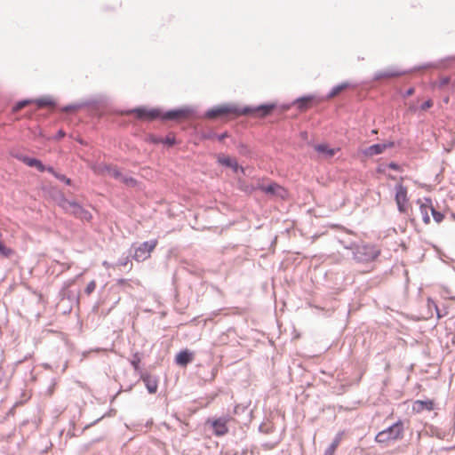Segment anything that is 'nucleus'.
Listing matches in <instances>:
<instances>
[{
    "instance_id": "1",
    "label": "nucleus",
    "mask_w": 455,
    "mask_h": 455,
    "mask_svg": "<svg viewBox=\"0 0 455 455\" xmlns=\"http://www.w3.org/2000/svg\"><path fill=\"white\" fill-rule=\"evenodd\" d=\"M274 104H264L255 108H240L235 104H222L209 109L204 116L208 119H230L243 115L252 114L255 116L264 117L275 108Z\"/></svg>"
},
{
    "instance_id": "2",
    "label": "nucleus",
    "mask_w": 455,
    "mask_h": 455,
    "mask_svg": "<svg viewBox=\"0 0 455 455\" xmlns=\"http://www.w3.org/2000/svg\"><path fill=\"white\" fill-rule=\"evenodd\" d=\"M403 435V425L401 420L397 421L388 428L380 431L375 436V441L381 444H388L401 439Z\"/></svg>"
},
{
    "instance_id": "3",
    "label": "nucleus",
    "mask_w": 455,
    "mask_h": 455,
    "mask_svg": "<svg viewBox=\"0 0 455 455\" xmlns=\"http://www.w3.org/2000/svg\"><path fill=\"white\" fill-rule=\"evenodd\" d=\"M354 254L358 262H371L379 256V251L373 245H361L355 249Z\"/></svg>"
},
{
    "instance_id": "4",
    "label": "nucleus",
    "mask_w": 455,
    "mask_h": 455,
    "mask_svg": "<svg viewBox=\"0 0 455 455\" xmlns=\"http://www.w3.org/2000/svg\"><path fill=\"white\" fill-rule=\"evenodd\" d=\"M126 115H134L135 117L139 120L142 121H153L155 119L160 118L161 112L156 108H137L125 112Z\"/></svg>"
},
{
    "instance_id": "5",
    "label": "nucleus",
    "mask_w": 455,
    "mask_h": 455,
    "mask_svg": "<svg viewBox=\"0 0 455 455\" xmlns=\"http://www.w3.org/2000/svg\"><path fill=\"white\" fill-rule=\"evenodd\" d=\"M157 243L158 242L156 239L144 242L135 249L133 259L138 262H141L148 259V258H150L152 251L156 247Z\"/></svg>"
},
{
    "instance_id": "6",
    "label": "nucleus",
    "mask_w": 455,
    "mask_h": 455,
    "mask_svg": "<svg viewBox=\"0 0 455 455\" xmlns=\"http://www.w3.org/2000/svg\"><path fill=\"white\" fill-rule=\"evenodd\" d=\"M258 188L267 195H271L283 200H286L289 197L288 190L275 182H272L268 185L259 184Z\"/></svg>"
},
{
    "instance_id": "7",
    "label": "nucleus",
    "mask_w": 455,
    "mask_h": 455,
    "mask_svg": "<svg viewBox=\"0 0 455 455\" xmlns=\"http://www.w3.org/2000/svg\"><path fill=\"white\" fill-rule=\"evenodd\" d=\"M62 207L69 214H72L82 220L88 221L92 219V214L76 202L64 201Z\"/></svg>"
},
{
    "instance_id": "8",
    "label": "nucleus",
    "mask_w": 455,
    "mask_h": 455,
    "mask_svg": "<svg viewBox=\"0 0 455 455\" xmlns=\"http://www.w3.org/2000/svg\"><path fill=\"white\" fill-rule=\"evenodd\" d=\"M395 202L400 212H407L409 208L408 190L401 183L395 186Z\"/></svg>"
},
{
    "instance_id": "9",
    "label": "nucleus",
    "mask_w": 455,
    "mask_h": 455,
    "mask_svg": "<svg viewBox=\"0 0 455 455\" xmlns=\"http://www.w3.org/2000/svg\"><path fill=\"white\" fill-rule=\"evenodd\" d=\"M192 112L189 108H180L167 111L164 114H161L160 118L164 120H185L191 116Z\"/></svg>"
},
{
    "instance_id": "10",
    "label": "nucleus",
    "mask_w": 455,
    "mask_h": 455,
    "mask_svg": "<svg viewBox=\"0 0 455 455\" xmlns=\"http://www.w3.org/2000/svg\"><path fill=\"white\" fill-rule=\"evenodd\" d=\"M418 204H419V212L424 223L429 224L431 221L430 213H432L434 209L432 200L430 198H424L423 200H419Z\"/></svg>"
},
{
    "instance_id": "11",
    "label": "nucleus",
    "mask_w": 455,
    "mask_h": 455,
    "mask_svg": "<svg viewBox=\"0 0 455 455\" xmlns=\"http://www.w3.org/2000/svg\"><path fill=\"white\" fill-rule=\"evenodd\" d=\"M207 422L211 423L213 433L217 436L225 435L228 432V427L227 426L228 419L220 418L214 420H208Z\"/></svg>"
},
{
    "instance_id": "12",
    "label": "nucleus",
    "mask_w": 455,
    "mask_h": 455,
    "mask_svg": "<svg viewBox=\"0 0 455 455\" xmlns=\"http://www.w3.org/2000/svg\"><path fill=\"white\" fill-rule=\"evenodd\" d=\"M435 402L431 399L416 400L412 403V411L415 413H421L424 411H431L435 409Z\"/></svg>"
},
{
    "instance_id": "13",
    "label": "nucleus",
    "mask_w": 455,
    "mask_h": 455,
    "mask_svg": "<svg viewBox=\"0 0 455 455\" xmlns=\"http://www.w3.org/2000/svg\"><path fill=\"white\" fill-rule=\"evenodd\" d=\"M315 150L325 159L332 158L339 148H331L328 144L322 143L315 146Z\"/></svg>"
},
{
    "instance_id": "14",
    "label": "nucleus",
    "mask_w": 455,
    "mask_h": 455,
    "mask_svg": "<svg viewBox=\"0 0 455 455\" xmlns=\"http://www.w3.org/2000/svg\"><path fill=\"white\" fill-rule=\"evenodd\" d=\"M394 147H395V143L393 141H389V142L382 143V144H374V145L370 146L366 149L365 153L368 156L379 155V154L383 153L387 148H392Z\"/></svg>"
},
{
    "instance_id": "15",
    "label": "nucleus",
    "mask_w": 455,
    "mask_h": 455,
    "mask_svg": "<svg viewBox=\"0 0 455 455\" xmlns=\"http://www.w3.org/2000/svg\"><path fill=\"white\" fill-rule=\"evenodd\" d=\"M93 171L98 174H108L109 176L119 180L123 177V173L116 166L106 165L104 167L93 168Z\"/></svg>"
},
{
    "instance_id": "16",
    "label": "nucleus",
    "mask_w": 455,
    "mask_h": 455,
    "mask_svg": "<svg viewBox=\"0 0 455 455\" xmlns=\"http://www.w3.org/2000/svg\"><path fill=\"white\" fill-rule=\"evenodd\" d=\"M315 101V97L313 95H308L298 99L295 101V104L297 105L298 109L304 111L310 108Z\"/></svg>"
},
{
    "instance_id": "17",
    "label": "nucleus",
    "mask_w": 455,
    "mask_h": 455,
    "mask_svg": "<svg viewBox=\"0 0 455 455\" xmlns=\"http://www.w3.org/2000/svg\"><path fill=\"white\" fill-rule=\"evenodd\" d=\"M218 161L220 164H221L222 165H225L227 167H230L233 169V171L235 172H237L238 170H241L242 172H243V168L240 167L238 165V163L237 161L235 159V158H232L230 156H220L218 158Z\"/></svg>"
},
{
    "instance_id": "18",
    "label": "nucleus",
    "mask_w": 455,
    "mask_h": 455,
    "mask_svg": "<svg viewBox=\"0 0 455 455\" xmlns=\"http://www.w3.org/2000/svg\"><path fill=\"white\" fill-rule=\"evenodd\" d=\"M20 159L26 165H28L29 167L36 168L41 172L45 171V166L43 164V163L40 160H38L36 158H33V157H29V156H22Z\"/></svg>"
},
{
    "instance_id": "19",
    "label": "nucleus",
    "mask_w": 455,
    "mask_h": 455,
    "mask_svg": "<svg viewBox=\"0 0 455 455\" xmlns=\"http://www.w3.org/2000/svg\"><path fill=\"white\" fill-rule=\"evenodd\" d=\"M141 379L143 382L146 385L147 389L150 394H155L157 391L158 388V383L156 379L154 377L148 375V374H143L141 376Z\"/></svg>"
},
{
    "instance_id": "20",
    "label": "nucleus",
    "mask_w": 455,
    "mask_h": 455,
    "mask_svg": "<svg viewBox=\"0 0 455 455\" xmlns=\"http://www.w3.org/2000/svg\"><path fill=\"white\" fill-rule=\"evenodd\" d=\"M193 360V354L188 350L180 351L175 357V362L177 364L181 366H186Z\"/></svg>"
},
{
    "instance_id": "21",
    "label": "nucleus",
    "mask_w": 455,
    "mask_h": 455,
    "mask_svg": "<svg viewBox=\"0 0 455 455\" xmlns=\"http://www.w3.org/2000/svg\"><path fill=\"white\" fill-rule=\"evenodd\" d=\"M348 87H349V84L348 83H342L340 84H338V85L334 86L331 89V91L330 92V93L328 94L327 99H332V98L338 96L340 92H342L343 91H345Z\"/></svg>"
},
{
    "instance_id": "22",
    "label": "nucleus",
    "mask_w": 455,
    "mask_h": 455,
    "mask_svg": "<svg viewBox=\"0 0 455 455\" xmlns=\"http://www.w3.org/2000/svg\"><path fill=\"white\" fill-rule=\"evenodd\" d=\"M340 437H336L330 446L325 450L324 455H334L335 451L339 445Z\"/></svg>"
},
{
    "instance_id": "23",
    "label": "nucleus",
    "mask_w": 455,
    "mask_h": 455,
    "mask_svg": "<svg viewBox=\"0 0 455 455\" xmlns=\"http://www.w3.org/2000/svg\"><path fill=\"white\" fill-rule=\"evenodd\" d=\"M32 103H36V106L40 108L51 107L53 105V102L49 98H41L32 100Z\"/></svg>"
},
{
    "instance_id": "24",
    "label": "nucleus",
    "mask_w": 455,
    "mask_h": 455,
    "mask_svg": "<svg viewBox=\"0 0 455 455\" xmlns=\"http://www.w3.org/2000/svg\"><path fill=\"white\" fill-rule=\"evenodd\" d=\"M401 75H402V73H400L398 71L387 70V71H384V72L379 73L376 76V77L378 79H380V78H390V77H396V76H399Z\"/></svg>"
},
{
    "instance_id": "25",
    "label": "nucleus",
    "mask_w": 455,
    "mask_h": 455,
    "mask_svg": "<svg viewBox=\"0 0 455 455\" xmlns=\"http://www.w3.org/2000/svg\"><path fill=\"white\" fill-rule=\"evenodd\" d=\"M119 180L121 182H123L125 186L132 187V188L136 187L138 184V182L135 179L129 177V176H125L124 174H123V177H121L119 179Z\"/></svg>"
},
{
    "instance_id": "26",
    "label": "nucleus",
    "mask_w": 455,
    "mask_h": 455,
    "mask_svg": "<svg viewBox=\"0 0 455 455\" xmlns=\"http://www.w3.org/2000/svg\"><path fill=\"white\" fill-rule=\"evenodd\" d=\"M13 254V250L5 246V244L0 241V255L8 258Z\"/></svg>"
},
{
    "instance_id": "27",
    "label": "nucleus",
    "mask_w": 455,
    "mask_h": 455,
    "mask_svg": "<svg viewBox=\"0 0 455 455\" xmlns=\"http://www.w3.org/2000/svg\"><path fill=\"white\" fill-rule=\"evenodd\" d=\"M32 100H25L18 102L12 108L13 112H18L20 109H22L24 107L28 106V104H31Z\"/></svg>"
},
{
    "instance_id": "28",
    "label": "nucleus",
    "mask_w": 455,
    "mask_h": 455,
    "mask_svg": "<svg viewBox=\"0 0 455 455\" xmlns=\"http://www.w3.org/2000/svg\"><path fill=\"white\" fill-rule=\"evenodd\" d=\"M450 81H451V78L449 76H441L437 82V85L440 88H443V87L446 86L447 84H449Z\"/></svg>"
},
{
    "instance_id": "29",
    "label": "nucleus",
    "mask_w": 455,
    "mask_h": 455,
    "mask_svg": "<svg viewBox=\"0 0 455 455\" xmlns=\"http://www.w3.org/2000/svg\"><path fill=\"white\" fill-rule=\"evenodd\" d=\"M95 288H96V282H95L94 280H92V281H91V282L87 284V286H86V288H85L84 291H85V293H86L87 295H90L92 292H93V291H94Z\"/></svg>"
},
{
    "instance_id": "30",
    "label": "nucleus",
    "mask_w": 455,
    "mask_h": 455,
    "mask_svg": "<svg viewBox=\"0 0 455 455\" xmlns=\"http://www.w3.org/2000/svg\"><path fill=\"white\" fill-rule=\"evenodd\" d=\"M431 214L437 223H440L443 219V215L441 212L435 211V208L432 210Z\"/></svg>"
},
{
    "instance_id": "31",
    "label": "nucleus",
    "mask_w": 455,
    "mask_h": 455,
    "mask_svg": "<svg viewBox=\"0 0 455 455\" xmlns=\"http://www.w3.org/2000/svg\"><path fill=\"white\" fill-rule=\"evenodd\" d=\"M175 142V137L173 135H168L166 138H164V143L169 146H173Z\"/></svg>"
},
{
    "instance_id": "32",
    "label": "nucleus",
    "mask_w": 455,
    "mask_h": 455,
    "mask_svg": "<svg viewBox=\"0 0 455 455\" xmlns=\"http://www.w3.org/2000/svg\"><path fill=\"white\" fill-rule=\"evenodd\" d=\"M147 140L148 142H151V143H154V144H158V143H164V138H157V137H155V136H149Z\"/></svg>"
},
{
    "instance_id": "33",
    "label": "nucleus",
    "mask_w": 455,
    "mask_h": 455,
    "mask_svg": "<svg viewBox=\"0 0 455 455\" xmlns=\"http://www.w3.org/2000/svg\"><path fill=\"white\" fill-rule=\"evenodd\" d=\"M434 105L433 103V100H427V101H425L422 105H421V109L426 111L427 110L428 108H432Z\"/></svg>"
},
{
    "instance_id": "34",
    "label": "nucleus",
    "mask_w": 455,
    "mask_h": 455,
    "mask_svg": "<svg viewBox=\"0 0 455 455\" xmlns=\"http://www.w3.org/2000/svg\"><path fill=\"white\" fill-rule=\"evenodd\" d=\"M427 305H428V307H432V306H433V307H435V310H436L437 317H438V318H441V317H442L441 314L439 313V309H438V307H437V305L435 303V301H434V300H432L431 299H427Z\"/></svg>"
},
{
    "instance_id": "35",
    "label": "nucleus",
    "mask_w": 455,
    "mask_h": 455,
    "mask_svg": "<svg viewBox=\"0 0 455 455\" xmlns=\"http://www.w3.org/2000/svg\"><path fill=\"white\" fill-rule=\"evenodd\" d=\"M388 168L392 169V170H395V171H400L401 168L398 164H395V163H390L388 164Z\"/></svg>"
},
{
    "instance_id": "36",
    "label": "nucleus",
    "mask_w": 455,
    "mask_h": 455,
    "mask_svg": "<svg viewBox=\"0 0 455 455\" xmlns=\"http://www.w3.org/2000/svg\"><path fill=\"white\" fill-rule=\"evenodd\" d=\"M132 364L135 370H138L140 367V359L132 361Z\"/></svg>"
},
{
    "instance_id": "37",
    "label": "nucleus",
    "mask_w": 455,
    "mask_h": 455,
    "mask_svg": "<svg viewBox=\"0 0 455 455\" xmlns=\"http://www.w3.org/2000/svg\"><path fill=\"white\" fill-rule=\"evenodd\" d=\"M45 171L49 172L50 173L53 174L55 176L56 172L52 167H45Z\"/></svg>"
},
{
    "instance_id": "38",
    "label": "nucleus",
    "mask_w": 455,
    "mask_h": 455,
    "mask_svg": "<svg viewBox=\"0 0 455 455\" xmlns=\"http://www.w3.org/2000/svg\"><path fill=\"white\" fill-rule=\"evenodd\" d=\"M4 377V372L2 369V367H0V384L3 382Z\"/></svg>"
},
{
    "instance_id": "39",
    "label": "nucleus",
    "mask_w": 455,
    "mask_h": 455,
    "mask_svg": "<svg viewBox=\"0 0 455 455\" xmlns=\"http://www.w3.org/2000/svg\"><path fill=\"white\" fill-rule=\"evenodd\" d=\"M414 93V89L411 88L406 92V96H411Z\"/></svg>"
},
{
    "instance_id": "40",
    "label": "nucleus",
    "mask_w": 455,
    "mask_h": 455,
    "mask_svg": "<svg viewBox=\"0 0 455 455\" xmlns=\"http://www.w3.org/2000/svg\"><path fill=\"white\" fill-rule=\"evenodd\" d=\"M227 136H228V135H227V133H223V134H221V135H219V136H218V140H219L220 141H221V140H223Z\"/></svg>"
},
{
    "instance_id": "41",
    "label": "nucleus",
    "mask_w": 455,
    "mask_h": 455,
    "mask_svg": "<svg viewBox=\"0 0 455 455\" xmlns=\"http://www.w3.org/2000/svg\"><path fill=\"white\" fill-rule=\"evenodd\" d=\"M55 177H57L58 179H60V180H66V176H64V175H59V174H57V173H56V174H55Z\"/></svg>"
},
{
    "instance_id": "42",
    "label": "nucleus",
    "mask_w": 455,
    "mask_h": 455,
    "mask_svg": "<svg viewBox=\"0 0 455 455\" xmlns=\"http://www.w3.org/2000/svg\"><path fill=\"white\" fill-rule=\"evenodd\" d=\"M118 283H119L120 285H124V284L126 283V280H125V279H119V280H118Z\"/></svg>"
},
{
    "instance_id": "43",
    "label": "nucleus",
    "mask_w": 455,
    "mask_h": 455,
    "mask_svg": "<svg viewBox=\"0 0 455 455\" xmlns=\"http://www.w3.org/2000/svg\"><path fill=\"white\" fill-rule=\"evenodd\" d=\"M64 267H66V269H69L71 267V264L66 263L64 264Z\"/></svg>"
},
{
    "instance_id": "44",
    "label": "nucleus",
    "mask_w": 455,
    "mask_h": 455,
    "mask_svg": "<svg viewBox=\"0 0 455 455\" xmlns=\"http://www.w3.org/2000/svg\"><path fill=\"white\" fill-rule=\"evenodd\" d=\"M59 136H60V138H62V137H64V136H65V133H64L62 131H60V132H59Z\"/></svg>"
},
{
    "instance_id": "45",
    "label": "nucleus",
    "mask_w": 455,
    "mask_h": 455,
    "mask_svg": "<svg viewBox=\"0 0 455 455\" xmlns=\"http://www.w3.org/2000/svg\"><path fill=\"white\" fill-rule=\"evenodd\" d=\"M64 181L67 183V184H70V180L66 178V180H64Z\"/></svg>"
}]
</instances>
